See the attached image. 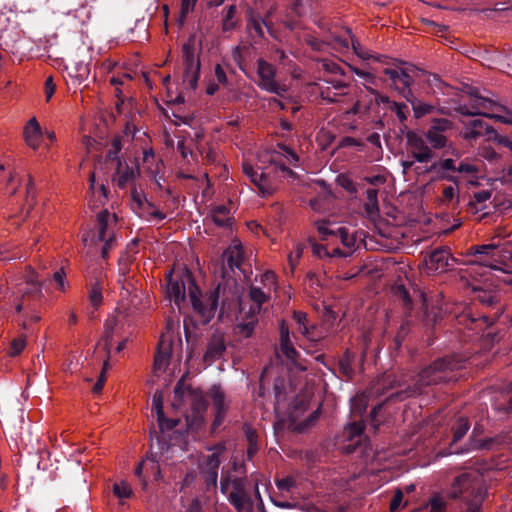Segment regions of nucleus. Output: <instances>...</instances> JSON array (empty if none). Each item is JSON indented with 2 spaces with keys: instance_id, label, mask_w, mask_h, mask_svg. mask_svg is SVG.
Here are the masks:
<instances>
[{
  "instance_id": "f03ea898",
  "label": "nucleus",
  "mask_w": 512,
  "mask_h": 512,
  "mask_svg": "<svg viewBox=\"0 0 512 512\" xmlns=\"http://www.w3.org/2000/svg\"><path fill=\"white\" fill-rule=\"evenodd\" d=\"M167 279V295L176 305L179 306L185 300L186 290H188L193 310L199 315L200 322L207 324L214 317L218 306V289L202 295L187 269L170 271Z\"/></svg>"
},
{
  "instance_id": "2f4dec72",
  "label": "nucleus",
  "mask_w": 512,
  "mask_h": 512,
  "mask_svg": "<svg viewBox=\"0 0 512 512\" xmlns=\"http://www.w3.org/2000/svg\"><path fill=\"white\" fill-rule=\"evenodd\" d=\"M128 131H130L129 126H126V132L125 135H117L113 137L111 140L109 149L107 151V160L110 162L117 163L118 160H121L120 158V152L124 148L125 143H128L131 141L128 135Z\"/></svg>"
},
{
  "instance_id": "4468645a",
  "label": "nucleus",
  "mask_w": 512,
  "mask_h": 512,
  "mask_svg": "<svg viewBox=\"0 0 512 512\" xmlns=\"http://www.w3.org/2000/svg\"><path fill=\"white\" fill-rule=\"evenodd\" d=\"M316 225L323 240H329L330 238L336 241L339 240L345 248L342 252H347L348 256L352 253L356 245V237L346 227L326 220L318 221Z\"/></svg>"
},
{
  "instance_id": "c756f323",
  "label": "nucleus",
  "mask_w": 512,
  "mask_h": 512,
  "mask_svg": "<svg viewBox=\"0 0 512 512\" xmlns=\"http://www.w3.org/2000/svg\"><path fill=\"white\" fill-rule=\"evenodd\" d=\"M136 172L137 171L133 166L128 165L125 161L118 160L113 180L116 182L118 187L124 188L134 180Z\"/></svg>"
},
{
  "instance_id": "b1692460",
  "label": "nucleus",
  "mask_w": 512,
  "mask_h": 512,
  "mask_svg": "<svg viewBox=\"0 0 512 512\" xmlns=\"http://www.w3.org/2000/svg\"><path fill=\"white\" fill-rule=\"evenodd\" d=\"M44 132L35 117H32L24 126L23 138L28 147L37 150L40 147Z\"/></svg>"
},
{
  "instance_id": "774afa93",
  "label": "nucleus",
  "mask_w": 512,
  "mask_h": 512,
  "mask_svg": "<svg viewBox=\"0 0 512 512\" xmlns=\"http://www.w3.org/2000/svg\"><path fill=\"white\" fill-rule=\"evenodd\" d=\"M364 430V425L361 422H353L347 426V432L350 437L359 436Z\"/></svg>"
},
{
  "instance_id": "72a5a7b5",
  "label": "nucleus",
  "mask_w": 512,
  "mask_h": 512,
  "mask_svg": "<svg viewBox=\"0 0 512 512\" xmlns=\"http://www.w3.org/2000/svg\"><path fill=\"white\" fill-rule=\"evenodd\" d=\"M210 217L219 227H230L232 224L231 211L226 205H218L211 209Z\"/></svg>"
},
{
  "instance_id": "58836bf2",
  "label": "nucleus",
  "mask_w": 512,
  "mask_h": 512,
  "mask_svg": "<svg viewBox=\"0 0 512 512\" xmlns=\"http://www.w3.org/2000/svg\"><path fill=\"white\" fill-rule=\"evenodd\" d=\"M270 295L271 292L258 286H251L249 290V297L256 305L258 311L261 309V306L270 299Z\"/></svg>"
},
{
  "instance_id": "0eeeda50",
  "label": "nucleus",
  "mask_w": 512,
  "mask_h": 512,
  "mask_svg": "<svg viewBox=\"0 0 512 512\" xmlns=\"http://www.w3.org/2000/svg\"><path fill=\"white\" fill-rule=\"evenodd\" d=\"M220 489L228 495L229 502L237 512H253L254 502L248 493L245 477L231 478L229 474H223Z\"/></svg>"
},
{
  "instance_id": "9d476101",
  "label": "nucleus",
  "mask_w": 512,
  "mask_h": 512,
  "mask_svg": "<svg viewBox=\"0 0 512 512\" xmlns=\"http://www.w3.org/2000/svg\"><path fill=\"white\" fill-rule=\"evenodd\" d=\"M328 86L320 89L321 98L327 103L352 104V107L345 111V114H358L360 112V102L355 99L347 89L348 85L340 81L325 80Z\"/></svg>"
},
{
  "instance_id": "7c9ffc66",
  "label": "nucleus",
  "mask_w": 512,
  "mask_h": 512,
  "mask_svg": "<svg viewBox=\"0 0 512 512\" xmlns=\"http://www.w3.org/2000/svg\"><path fill=\"white\" fill-rule=\"evenodd\" d=\"M89 184L91 195L88 200V205L94 210L105 204L108 190L103 184L99 187H95V174L93 172L89 176Z\"/></svg>"
},
{
  "instance_id": "423d86ee",
  "label": "nucleus",
  "mask_w": 512,
  "mask_h": 512,
  "mask_svg": "<svg viewBox=\"0 0 512 512\" xmlns=\"http://www.w3.org/2000/svg\"><path fill=\"white\" fill-rule=\"evenodd\" d=\"M469 255H479V265L493 270L512 272V253L502 248L499 242L494 239L489 244L474 245L468 250Z\"/></svg>"
},
{
  "instance_id": "79ce46f5",
  "label": "nucleus",
  "mask_w": 512,
  "mask_h": 512,
  "mask_svg": "<svg viewBox=\"0 0 512 512\" xmlns=\"http://www.w3.org/2000/svg\"><path fill=\"white\" fill-rule=\"evenodd\" d=\"M304 250V245L300 242H294L292 250L288 254V263L291 268V271H294L296 266L299 263L300 258L302 257Z\"/></svg>"
},
{
  "instance_id": "49530a36",
  "label": "nucleus",
  "mask_w": 512,
  "mask_h": 512,
  "mask_svg": "<svg viewBox=\"0 0 512 512\" xmlns=\"http://www.w3.org/2000/svg\"><path fill=\"white\" fill-rule=\"evenodd\" d=\"M347 33L349 35V38L351 39V47L354 53L363 60H368L372 58V55L369 53V51L361 46V44L354 37L350 29H347Z\"/></svg>"
},
{
  "instance_id": "39448f33",
  "label": "nucleus",
  "mask_w": 512,
  "mask_h": 512,
  "mask_svg": "<svg viewBox=\"0 0 512 512\" xmlns=\"http://www.w3.org/2000/svg\"><path fill=\"white\" fill-rule=\"evenodd\" d=\"M450 496L461 499L467 504V512H481L485 497L482 479L477 474L464 473L458 476L452 485Z\"/></svg>"
},
{
  "instance_id": "4c0bfd02",
  "label": "nucleus",
  "mask_w": 512,
  "mask_h": 512,
  "mask_svg": "<svg viewBox=\"0 0 512 512\" xmlns=\"http://www.w3.org/2000/svg\"><path fill=\"white\" fill-rule=\"evenodd\" d=\"M457 172L463 174L469 183L475 184L479 178L480 168L471 162H461L457 167Z\"/></svg>"
},
{
  "instance_id": "393cba45",
  "label": "nucleus",
  "mask_w": 512,
  "mask_h": 512,
  "mask_svg": "<svg viewBox=\"0 0 512 512\" xmlns=\"http://www.w3.org/2000/svg\"><path fill=\"white\" fill-rule=\"evenodd\" d=\"M152 410L157 416V422L162 431L170 430L178 425L177 419H168L163 411V395L161 391L156 390L152 397Z\"/></svg>"
},
{
  "instance_id": "7ed1b4c3",
  "label": "nucleus",
  "mask_w": 512,
  "mask_h": 512,
  "mask_svg": "<svg viewBox=\"0 0 512 512\" xmlns=\"http://www.w3.org/2000/svg\"><path fill=\"white\" fill-rule=\"evenodd\" d=\"M41 296V282L36 272L28 266L25 275L16 283V288L9 298V303L16 313L21 314L20 325L28 329L41 317L37 310V302Z\"/></svg>"
},
{
  "instance_id": "f8f14e48",
  "label": "nucleus",
  "mask_w": 512,
  "mask_h": 512,
  "mask_svg": "<svg viewBox=\"0 0 512 512\" xmlns=\"http://www.w3.org/2000/svg\"><path fill=\"white\" fill-rule=\"evenodd\" d=\"M182 58L184 65L183 83L191 90H195L200 76V60L196 54L195 36L188 38L182 47Z\"/></svg>"
},
{
  "instance_id": "052dcab7",
  "label": "nucleus",
  "mask_w": 512,
  "mask_h": 512,
  "mask_svg": "<svg viewBox=\"0 0 512 512\" xmlns=\"http://www.w3.org/2000/svg\"><path fill=\"white\" fill-rule=\"evenodd\" d=\"M118 283L121 285L122 288V297L124 299H128L129 296H131L132 292L135 290L134 285L127 280L124 273H122V275L118 279Z\"/></svg>"
},
{
  "instance_id": "13d9d810",
  "label": "nucleus",
  "mask_w": 512,
  "mask_h": 512,
  "mask_svg": "<svg viewBox=\"0 0 512 512\" xmlns=\"http://www.w3.org/2000/svg\"><path fill=\"white\" fill-rule=\"evenodd\" d=\"M256 320L254 317H251L249 321L246 323H239L237 325V331L240 335L244 337H250L254 331Z\"/></svg>"
},
{
  "instance_id": "8fccbe9b",
  "label": "nucleus",
  "mask_w": 512,
  "mask_h": 512,
  "mask_svg": "<svg viewBox=\"0 0 512 512\" xmlns=\"http://www.w3.org/2000/svg\"><path fill=\"white\" fill-rule=\"evenodd\" d=\"M141 213L145 215L149 220L162 221L166 218V215L157 209L153 204L147 203L144 209H140Z\"/></svg>"
},
{
  "instance_id": "6e6d98bb",
  "label": "nucleus",
  "mask_w": 512,
  "mask_h": 512,
  "mask_svg": "<svg viewBox=\"0 0 512 512\" xmlns=\"http://www.w3.org/2000/svg\"><path fill=\"white\" fill-rule=\"evenodd\" d=\"M109 368V362H108V359H106L103 363V367H102V370H101V373L98 377V380L97 382L94 384L93 388H92V392L94 394H98L102 391L103 389V386L106 382V371L107 369Z\"/></svg>"
},
{
  "instance_id": "338daca9",
  "label": "nucleus",
  "mask_w": 512,
  "mask_h": 512,
  "mask_svg": "<svg viewBox=\"0 0 512 512\" xmlns=\"http://www.w3.org/2000/svg\"><path fill=\"white\" fill-rule=\"evenodd\" d=\"M365 399L363 396H356L352 399L351 409L353 413L362 414V411L365 410Z\"/></svg>"
},
{
  "instance_id": "3c124183",
  "label": "nucleus",
  "mask_w": 512,
  "mask_h": 512,
  "mask_svg": "<svg viewBox=\"0 0 512 512\" xmlns=\"http://www.w3.org/2000/svg\"><path fill=\"white\" fill-rule=\"evenodd\" d=\"M113 493L119 499L129 498L132 495V489L126 481H120L114 483Z\"/></svg>"
},
{
  "instance_id": "6ab92c4d",
  "label": "nucleus",
  "mask_w": 512,
  "mask_h": 512,
  "mask_svg": "<svg viewBox=\"0 0 512 512\" xmlns=\"http://www.w3.org/2000/svg\"><path fill=\"white\" fill-rule=\"evenodd\" d=\"M407 145L413 158L420 163H427L434 157V152L426 140L416 132L407 133Z\"/></svg>"
},
{
  "instance_id": "f3484780",
  "label": "nucleus",
  "mask_w": 512,
  "mask_h": 512,
  "mask_svg": "<svg viewBox=\"0 0 512 512\" xmlns=\"http://www.w3.org/2000/svg\"><path fill=\"white\" fill-rule=\"evenodd\" d=\"M129 327L127 317L124 312L117 310L116 313L105 321L104 347L106 350L112 346L114 336H125L126 328Z\"/></svg>"
},
{
  "instance_id": "4be33fe9",
  "label": "nucleus",
  "mask_w": 512,
  "mask_h": 512,
  "mask_svg": "<svg viewBox=\"0 0 512 512\" xmlns=\"http://www.w3.org/2000/svg\"><path fill=\"white\" fill-rule=\"evenodd\" d=\"M451 127V122L448 119H436L433 125L425 133L426 140L435 149H441L446 146L447 138L444 132Z\"/></svg>"
},
{
  "instance_id": "dca6fc26",
  "label": "nucleus",
  "mask_w": 512,
  "mask_h": 512,
  "mask_svg": "<svg viewBox=\"0 0 512 512\" xmlns=\"http://www.w3.org/2000/svg\"><path fill=\"white\" fill-rule=\"evenodd\" d=\"M213 452L207 456L201 465V474L207 489L216 488L218 479V469L221 464V455L225 450L222 444L215 446Z\"/></svg>"
},
{
  "instance_id": "a878e982",
  "label": "nucleus",
  "mask_w": 512,
  "mask_h": 512,
  "mask_svg": "<svg viewBox=\"0 0 512 512\" xmlns=\"http://www.w3.org/2000/svg\"><path fill=\"white\" fill-rule=\"evenodd\" d=\"M226 349L224 335L217 332L214 333L208 343L207 350L204 354V361L208 364L213 363L219 359Z\"/></svg>"
},
{
  "instance_id": "c9c22d12",
  "label": "nucleus",
  "mask_w": 512,
  "mask_h": 512,
  "mask_svg": "<svg viewBox=\"0 0 512 512\" xmlns=\"http://www.w3.org/2000/svg\"><path fill=\"white\" fill-rule=\"evenodd\" d=\"M312 251L315 255H317L320 258L324 257H347V252H342V249L339 247H332L329 248V245L322 244V243H314L312 244Z\"/></svg>"
},
{
  "instance_id": "cd10ccee",
  "label": "nucleus",
  "mask_w": 512,
  "mask_h": 512,
  "mask_svg": "<svg viewBox=\"0 0 512 512\" xmlns=\"http://www.w3.org/2000/svg\"><path fill=\"white\" fill-rule=\"evenodd\" d=\"M293 318L297 324V330L309 341L317 342L322 338V334L318 332L317 328L312 325L308 326L307 315L301 311H295Z\"/></svg>"
},
{
  "instance_id": "603ef678",
  "label": "nucleus",
  "mask_w": 512,
  "mask_h": 512,
  "mask_svg": "<svg viewBox=\"0 0 512 512\" xmlns=\"http://www.w3.org/2000/svg\"><path fill=\"white\" fill-rule=\"evenodd\" d=\"M25 346L26 339L24 336L14 338L10 343L8 354L13 357L17 356L24 350Z\"/></svg>"
},
{
  "instance_id": "0e129e2a",
  "label": "nucleus",
  "mask_w": 512,
  "mask_h": 512,
  "mask_svg": "<svg viewBox=\"0 0 512 512\" xmlns=\"http://www.w3.org/2000/svg\"><path fill=\"white\" fill-rule=\"evenodd\" d=\"M339 368L341 373H343L345 376H351L353 370L351 367V360L348 352H346L344 357L340 360Z\"/></svg>"
},
{
  "instance_id": "bb28decb",
  "label": "nucleus",
  "mask_w": 512,
  "mask_h": 512,
  "mask_svg": "<svg viewBox=\"0 0 512 512\" xmlns=\"http://www.w3.org/2000/svg\"><path fill=\"white\" fill-rule=\"evenodd\" d=\"M279 349L284 357L287 360L291 361L295 365H297V357L299 356L298 352L294 348L289 335V327L285 323V321H281L280 323V345Z\"/></svg>"
},
{
  "instance_id": "412c9836",
  "label": "nucleus",
  "mask_w": 512,
  "mask_h": 512,
  "mask_svg": "<svg viewBox=\"0 0 512 512\" xmlns=\"http://www.w3.org/2000/svg\"><path fill=\"white\" fill-rule=\"evenodd\" d=\"M462 124L461 136L469 143L477 141L484 135L494 133L493 128L481 119L463 120Z\"/></svg>"
},
{
  "instance_id": "5fc2aeb1",
  "label": "nucleus",
  "mask_w": 512,
  "mask_h": 512,
  "mask_svg": "<svg viewBox=\"0 0 512 512\" xmlns=\"http://www.w3.org/2000/svg\"><path fill=\"white\" fill-rule=\"evenodd\" d=\"M109 368V362H108V359H106L103 363V367H102V370H101V373L98 377V380L97 382L94 384L93 388H92V392L94 394H98L102 391L103 389V386L106 382V371L107 369Z\"/></svg>"
},
{
  "instance_id": "864d4df0",
  "label": "nucleus",
  "mask_w": 512,
  "mask_h": 512,
  "mask_svg": "<svg viewBox=\"0 0 512 512\" xmlns=\"http://www.w3.org/2000/svg\"><path fill=\"white\" fill-rule=\"evenodd\" d=\"M131 197L133 200L134 209H144L145 205L148 203L144 193L141 190H138L136 187L132 188Z\"/></svg>"
},
{
  "instance_id": "680f3d73",
  "label": "nucleus",
  "mask_w": 512,
  "mask_h": 512,
  "mask_svg": "<svg viewBox=\"0 0 512 512\" xmlns=\"http://www.w3.org/2000/svg\"><path fill=\"white\" fill-rule=\"evenodd\" d=\"M333 43L335 48L347 50L351 45V39L347 33V29L345 30L344 35H338L333 38Z\"/></svg>"
},
{
  "instance_id": "2eb2a0df",
  "label": "nucleus",
  "mask_w": 512,
  "mask_h": 512,
  "mask_svg": "<svg viewBox=\"0 0 512 512\" xmlns=\"http://www.w3.org/2000/svg\"><path fill=\"white\" fill-rule=\"evenodd\" d=\"M257 74L259 77L258 86L261 89L279 96L284 95L286 88L276 82V69L272 64L259 59L257 61Z\"/></svg>"
},
{
  "instance_id": "a211bd4d",
  "label": "nucleus",
  "mask_w": 512,
  "mask_h": 512,
  "mask_svg": "<svg viewBox=\"0 0 512 512\" xmlns=\"http://www.w3.org/2000/svg\"><path fill=\"white\" fill-rule=\"evenodd\" d=\"M411 69L403 68H386L385 75L392 81L394 88L404 97L411 98L412 91L410 86L414 82L413 76L410 74Z\"/></svg>"
},
{
  "instance_id": "a18cd8bd",
  "label": "nucleus",
  "mask_w": 512,
  "mask_h": 512,
  "mask_svg": "<svg viewBox=\"0 0 512 512\" xmlns=\"http://www.w3.org/2000/svg\"><path fill=\"white\" fill-rule=\"evenodd\" d=\"M260 282L262 284V288L271 293L277 289V275L273 271H266L263 273L261 275Z\"/></svg>"
},
{
  "instance_id": "a19ab883",
  "label": "nucleus",
  "mask_w": 512,
  "mask_h": 512,
  "mask_svg": "<svg viewBox=\"0 0 512 512\" xmlns=\"http://www.w3.org/2000/svg\"><path fill=\"white\" fill-rule=\"evenodd\" d=\"M475 299L481 304L490 306L497 301V294L491 290H483L480 287H473Z\"/></svg>"
},
{
  "instance_id": "f257e3e1",
  "label": "nucleus",
  "mask_w": 512,
  "mask_h": 512,
  "mask_svg": "<svg viewBox=\"0 0 512 512\" xmlns=\"http://www.w3.org/2000/svg\"><path fill=\"white\" fill-rule=\"evenodd\" d=\"M297 154L287 146H279V150L263 153L254 167L249 162H243V173L258 188L262 196L272 195L279 186L282 178L294 176L289 165H296Z\"/></svg>"
},
{
  "instance_id": "37998d69",
  "label": "nucleus",
  "mask_w": 512,
  "mask_h": 512,
  "mask_svg": "<svg viewBox=\"0 0 512 512\" xmlns=\"http://www.w3.org/2000/svg\"><path fill=\"white\" fill-rule=\"evenodd\" d=\"M469 422L467 418L460 417L453 426V442L461 440L469 430Z\"/></svg>"
},
{
  "instance_id": "bf43d9fd",
  "label": "nucleus",
  "mask_w": 512,
  "mask_h": 512,
  "mask_svg": "<svg viewBox=\"0 0 512 512\" xmlns=\"http://www.w3.org/2000/svg\"><path fill=\"white\" fill-rule=\"evenodd\" d=\"M53 280L55 281V283L57 285L56 288L58 290H60L62 292H65L67 290L69 285H68V282L66 281V274L62 268L57 270L56 272H54Z\"/></svg>"
},
{
  "instance_id": "ea45409f",
  "label": "nucleus",
  "mask_w": 512,
  "mask_h": 512,
  "mask_svg": "<svg viewBox=\"0 0 512 512\" xmlns=\"http://www.w3.org/2000/svg\"><path fill=\"white\" fill-rule=\"evenodd\" d=\"M405 99L409 103H411L412 108H413V112H414V116L416 118H421L424 115L431 113L433 111V109H434V107L432 105H430V104L417 101V99L415 98L413 93H412V97L411 98L408 97V98H405Z\"/></svg>"
},
{
  "instance_id": "de8ad7c7",
  "label": "nucleus",
  "mask_w": 512,
  "mask_h": 512,
  "mask_svg": "<svg viewBox=\"0 0 512 512\" xmlns=\"http://www.w3.org/2000/svg\"><path fill=\"white\" fill-rule=\"evenodd\" d=\"M197 0H182L178 23L180 26L184 25L187 16L194 10Z\"/></svg>"
},
{
  "instance_id": "aec40b11",
  "label": "nucleus",
  "mask_w": 512,
  "mask_h": 512,
  "mask_svg": "<svg viewBox=\"0 0 512 512\" xmlns=\"http://www.w3.org/2000/svg\"><path fill=\"white\" fill-rule=\"evenodd\" d=\"M309 407V397L307 395H298L295 398L292 410L290 412L291 421L295 424V429L302 431L314 423L318 417L319 409L315 410L304 422L296 424L298 419Z\"/></svg>"
},
{
  "instance_id": "e433bc0d",
  "label": "nucleus",
  "mask_w": 512,
  "mask_h": 512,
  "mask_svg": "<svg viewBox=\"0 0 512 512\" xmlns=\"http://www.w3.org/2000/svg\"><path fill=\"white\" fill-rule=\"evenodd\" d=\"M88 300L93 308V311L97 310L103 303V284L96 280L93 282L88 290Z\"/></svg>"
},
{
  "instance_id": "ddd939ff",
  "label": "nucleus",
  "mask_w": 512,
  "mask_h": 512,
  "mask_svg": "<svg viewBox=\"0 0 512 512\" xmlns=\"http://www.w3.org/2000/svg\"><path fill=\"white\" fill-rule=\"evenodd\" d=\"M503 109L500 105L490 99L475 96L471 99L468 105H463L459 108L462 115L465 116H484L491 119H496L502 123L512 124V114L508 116H501L496 114L497 111Z\"/></svg>"
},
{
  "instance_id": "20e7f679",
  "label": "nucleus",
  "mask_w": 512,
  "mask_h": 512,
  "mask_svg": "<svg viewBox=\"0 0 512 512\" xmlns=\"http://www.w3.org/2000/svg\"><path fill=\"white\" fill-rule=\"evenodd\" d=\"M172 405L181 411L188 429L198 430L204 424L207 401L201 389L186 385L183 379L179 380L174 388Z\"/></svg>"
},
{
  "instance_id": "9b49d317",
  "label": "nucleus",
  "mask_w": 512,
  "mask_h": 512,
  "mask_svg": "<svg viewBox=\"0 0 512 512\" xmlns=\"http://www.w3.org/2000/svg\"><path fill=\"white\" fill-rule=\"evenodd\" d=\"M181 347V339L171 327L162 333L154 357L153 370L162 373L169 365L172 354Z\"/></svg>"
},
{
  "instance_id": "e2e57ef3",
  "label": "nucleus",
  "mask_w": 512,
  "mask_h": 512,
  "mask_svg": "<svg viewBox=\"0 0 512 512\" xmlns=\"http://www.w3.org/2000/svg\"><path fill=\"white\" fill-rule=\"evenodd\" d=\"M276 486L280 491L289 492L293 487L296 486V481L293 477L288 476L276 481Z\"/></svg>"
},
{
  "instance_id": "5701e85b",
  "label": "nucleus",
  "mask_w": 512,
  "mask_h": 512,
  "mask_svg": "<svg viewBox=\"0 0 512 512\" xmlns=\"http://www.w3.org/2000/svg\"><path fill=\"white\" fill-rule=\"evenodd\" d=\"M451 258L448 248L440 247L432 251L424 260V268L427 274L445 271Z\"/></svg>"
},
{
  "instance_id": "69168bd1",
  "label": "nucleus",
  "mask_w": 512,
  "mask_h": 512,
  "mask_svg": "<svg viewBox=\"0 0 512 512\" xmlns=\"http://www.w3.org/2000/svg\"><path fill=\"white\" fill-rule=\"evenodd\" d=\"M456 195V189L453 186H446L442 190L440 202L442 204H449Z\"/></svg>"
},
{
  "instance_id": "473e14b6",
  "label": "nucleus",
  "mask_w": 512,
  "mask_h": 512,
  "mask_svg": "<svg viewBox=\"0 0 512 512\" xmlns=\"http://www.w3.org/2000/svg\"><path fill=\"white\" fill-rule=\"evenodd\" d=\"M243 250L240 244H233L223 254V261L230 269L238 268L243 262Z\"/></svg>"
},
{
  "instance_id": "f704fd0d",
  "label": "nucleus",
  "mask_w": 512,
  "mask_h": 512,
  "mask_svg": "<svg viewBox=\"0 0 512 512\" xmlns=\"http://www.w3.org/2000/svg\"><path fill=\"white\" fill-rule=\"evenodd\" d=\"M143 163L147 173L155 179L162 172L163 163L160 159L155 157V154L152 150L144 152Z\"/></svg>"
},
{
  "instance_id": "09e8293b",
  "label": "nucleus",
  "mask_w": 512,
  "mask_h": 512,
  "mask_svg": "<svg viewBox=\"0 0 512 512\" xmlns=\"http://www.w3.org/2000/svg\"><path fill=\"white\" fill-rule=\"evenodd\" d=\"M425 508L428 512H446V502L442 496L435 495L430 498Z\"/></svg>"
},
{
  "instance_id": "6e6552de",
  "label": "nucleus",
  "mask_w": 512,
  "mask_h": 512,
  "mask_svg": "<svg viewBox=\"0 0 512 512\" xmlns=\"http://www.w3.org/2000/svg\"><path fill=\"white\" fill-rule=\"evenodd\" d=\"M117 216L115 213L104 209L97 213L95 232L91 241L103 242L101 255L104 259L108 257L110 250L116 246Z\"/></svg>"
},
{
  "instance_id": "c85d7f7f",
  "label": "nucleus",
  "mask_w": 512,
  "mask_h": 512,
  "mask_svg": "<svg viewBox=\"0 0 512 512\" xmlns=\"http://www.w3.org/2000/svg\"><path fill=\"white\" fill-rule=\"evenodd\" d=\"M210 397L213 403V406L216 410L215 413V420L213 423V426H218L223 422V419L225 417L226 411H227V405L225 401V395L224 392L221 390L220 387L213 386L210 390Z\"/></svg>"
},
{
  "instance_id": "1a4fd4ad",
  "label": "nucleus",
  "mask_w": 512,
  "mask_h": 512,
  "mask_svg": "<svg viewBox=\"0 0 512 512\" xmlns=\"http://www.w3.org/2000/svg\"><path fill=\"white\" fill-rule=\"evenodd\" d=\"M455 363L450 358H442L434 361L428 367L424 368L418 375L415 392L421 393L423 386L437 384L443 381L453 379L451 373Z\"/></svg>"
},
{
  "instance_id": "4d7b16f0",
  "label": "nucleus",
  "mask_w": 512,
  "mask_h": 512,
  "mask_svg": "<svg viewBox=\"0 0 512 512\" xmlns=\"http://www.w3.org/2000/svg\"><path fill=\"white\" fill-rule=\"evenodd\" d=\"M390 109L396 114L397 118L401 122H404L407 119L408 109L406 104L392 101Z\"/></svg>"
},
{
  "instance_id": "c03bdc74",
  "label": "nucleus",
  "mask_w": 512,
  "mask_h": 512,
  "mask_svg": "<svg viewBox=\"0 0 512 512\" xmlns=\"http://www.w3.org/2000/svg\"><path fill=\"white\" fill-rule=\"evenodd\" d=\"M378 192L376 189H368L366 191V199L367 202L365 204L366 211L369 215H374L378 213Z\"/></svg>"
}]
</instances>
